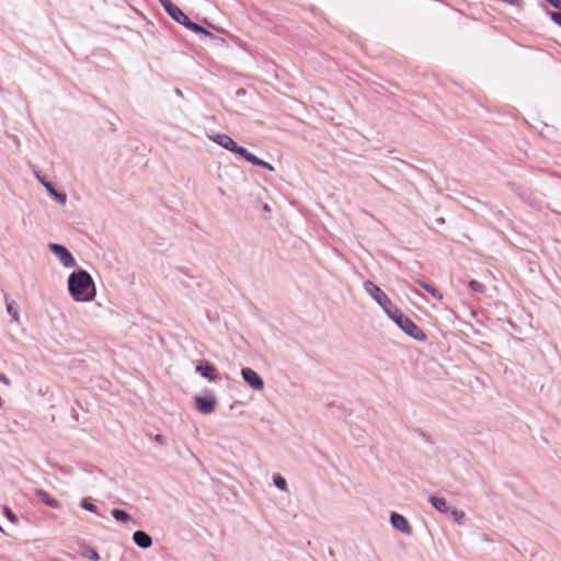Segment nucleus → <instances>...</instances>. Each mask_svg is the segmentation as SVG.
Segmentation results:
<instances>
[{"instance_id": "obj_1", "label": "nucleus", "mask_w": 561, "mask_h": 561, "mask_svg": "<svg viewBox=\"0 0 561 561\" xmlns=\"http://www.w3.org/2000/svg\"><path fill=\"white\" fill-rule=\"evenodd\" d=\"M365 291L381 307L386 314L410 337L419 342L426 341L427 336L409 317L390 300L388 295L371 280L363 284Z\"/></svg>"}, {"instance_id": "obj_2", "label": "nucleus", "mask_w": 561, "mask_h": 561, "mask_svg": "<svg viewBox=\"0 0 561 561\" xmlns=\"http://www.w3.org/2000/svg\"><path fill=\"white\" fill-rule=\"evenodd\" d=\"M68 291L71 298L78 302L94 300L96 288L92 276L85 270H78L68 276Z\"/></svg>"}, {"instance_id": "obj_3", "label": "nucleus", "mask_w": 561, "mask_h": 561, "mask_svg": "<svg viewBox=\"0 0 561 561\" xmlns=\"http://www.w3.org/2000/svg\"><path fill=\"white\" fill-rule=\"evenodd\" d=\"M209 139L219 145L220 147L242 157L244 159L248 153V149L239 146L229 135L227 134H215L209 136Z\"/></svg>"}, {"instance_id": "obj_4", "label": "nucleus", "mask_w": 561, "mask_h": 561, "mask_svg": "<svg viewBox=\"0 0 561 561\" xmlns=\"http://www.w3.org/2000/svg\"><path fill=\"white\" fill-rule=\"evenodd\" d=\"M48 249L59 259L65 267L72 268L77 266L73 255L65 245L59 243H49Z\"/></svg>"}, {"instance_id": "obj_5", "label": "nucleus", "mask_w": 561, "mask_h": 561, "mask_svg": "<svg viewBox=\"0 0 561 561\" xmlns=\"http://www.w3.org/2000/svg\"><path fill=\"white\" fill-rule=\"evenodd\" d=\"M35 175L37 180L41 182V184L45 187L47 193L56 199L59 204L65 205L67 202V194L64 192H59L55 188L54 184L46 179L45 175H43L39 171L35 172Z\"/></svg>"}, {"instance_id": "obj_6", "label": "nucleus", "mask_w": 561, "mask_h": 561, "mask_svg": "<svg viewBox=\"0 0 561 561\" xmlns=\"http://www.w3.org/2000/svg\"><path fill=\"white\" fill-rule=\"evenodd\" d=\"M196 371L208 381H217L219 379L218 369L214 364L206 359H202L195 367Z\"/></svg>"}, {"instance_id": "obj_7", "label": "nucleus", "mask_w": 561, "mask_h": 561, "mask_svg": "<svg viewBox=\"0 0 561 561\" xmlns=\"http://www.w3.org/2000/svg\"><path fill=\"white\" fill-rule=\"evenodd\" d=\"M241 376L243 380L254 390H263L264 380L263 378L252 368L243 367L241 369Z\"/></svg>"}, {"instance_id": "obj_8", "label": "nucleus", "mask_w": 561, "mask_h": 561, "mask_svg": "<svg viewBox=\"0 0 561 561\" xmlns=\"http://www.w3.org/2000/svg\"><path fill=\"white\" fill-rule=\"evenodd\" d=\"M194 401L197 411L203 414L213 413L217 404L214 396H196Z\"/></svg>"}, {"instance_id": "obj_9", "label": "nucleus", "mask_w": 561, "mask_h": 561, "mask_svg": "<svg viewBox=\"0 0 561 561\" xmlns=\"http://www.w3.org/2000/svg\"><path fill=\"white\" fill-rule=\"evenodd\" d=\"M165 12L179 24H181L187 16L176 4L171 0H159Z\"/></svg>"}, {"instance_id": "obj_10", "label": "nucleus", "mask_w": 561, "mask_h": 561, "mask_svg": "<svg viewBox=\"0 0 561 561\" xmlns=\"http://www.w3.org/2000/svg\"><path fill=\"white\" fill-rule=\"evenodd\" d=\"M390 523L393 528L401 531L404 535H411L412 534V527L410 526L409 520L399 513H391L390 515Z\"/></svg>"}, {"instance_id": "obj_11", "label": "nucleus", "mask_w": 561, "mask_h": 561, "mask_svg": "<svg viewBox=\"0 0 561 561\" xmlns=\"http://www.w3.org/2000/svg\"><path fill=\"white\" fill-rule=\"evenodd\" d=\"M133 540L141 549H148L152 546L151 536L144 530H136L133 534Z\"/></svg>"}, {"instance_id": "obj_12", "label": "nucleus", "mask_w": 561, "mask_h": 561, "mask_svg": "<svg viewBox=\"0 0 561 561\" xmlns=\"http://www.w3.org/2000/svg\"><path fill=\"white\" fill-rule=\"evenodd\" d=\"M181 25L185 26L187 30H190L196 34L207 36L210 38H215L213 33L207 31L204 26L191 21L188 16L185 18V20L181 23Z\"/></svg>"}, {"instance_id": "obj_13", "label": "nucleus", "mask_w": 561, "mask_h": 561, "mask_svg": "<svg viewBox=\"0 0 561 561\" xmlns=\"http://www.w3.org/2000/svg\"><path fill=\"white\" fill-rule=\"evenodd\" d=\"M35 496L42 503H44L45 505H47V506H49L51 508H59L60 507V502L58 500H56L55 497L50 496V494L48 492H46L45 490L37 489L35 491Z\"/></svg>"}, {"instance_id": "obj_14", "label": "nucleus", "mask_w": 561, "mask_h": 561, "mask_svg": "<svg viewBox=\"0 0 561 561\" xmlns=\"http://www.w3.org/2000/svg\"><path fill=\"white\" fill-rule=\"evenodd\" d=\"M244 160L250 162V163H252L253 165H257V167L264 168V169H266L268 171H274L275 170L274 167L271 163H268V162L257 158L256 156H254L250 151H248V153L245 154Z\"/></svg>"}, {"instance_id": "obj_15", "label": "nucleus", "mask_w": 561, "mask_h": 561, "mask_svg": "<svg viewBox=\"0 0 561 561\" xmlns=\"http://www.w3.org/2000/svg\"><path fill=\"white\" fill-rule=\"evenodd\" d=\"M4 301H5L7 311L10 314L12 321L19 322L20 313L16 308L15 301L11 300L7 294L4 295Z\"/></svg>"}, {"instance_id": "obj_16", "label": "nucleus", "mask_w": 561, "mask_h": 561, "mask_svg": "<svg viewBox=\"0 0 561 561\" xmlns=\"http://www.w3.org/2000/svg\"><path fill=\"white\" fill-rule=\"evenodd\" d=\"M415 283L425 289L428 294H431L435 299H443V294L434 285L423 282L422 279H415Z\"/></svg>"}, {"instance_id": "obj_17", "label": "nucleus", "mask_w": 561, "mask_h": 561, "mask_svg": "<svg viewBox=\"0 0 561 561\" xmlns=\"http://www.w3.org/2000/svg\"><path fill=\"white\" fill-rule=\"evenodd\" d=\"M111 515L113 516V518L116 522L122 523V524H127L128 522L133 520V517L130 516V514H128L126 511H124L122 508H113L111 511Z\"/></svg>"}, {"instance_id": "obj_18", "label": "nucleus", "mask_w": 561, "mask_h": 561, "mask_svg": "<svg viewBox=\"0 0 561 561\" xmlns=\"http://www.w3.org/2000/svg\"><path fill=\"white\" fill-rule=\"evenodd\" d=\"M430 503L432 504V506L435 510H437L440 513H447L448 512L447 502H446V500L444 497L432 495L430 497Z\"/></svg>"}, {"instance_id": "obj_19", "label": "nucleus", "mask_w": 561, "mask_h": 561, "mask_svg": "<svg viewBox=\"0 0 561 561\" xmlns=\"http://www.w3.org/2000/svg\"><path fill=\"white\" fill-rule=\"evenodd\" d=\"M80 507L92 513H98V506L93 504L89 499H82L80 501Z\"/></svg>"}, {"instance_id": "obj_20", "label": "nucleus", "mask_w": 561, "mask_h": 561, "mask_svg": "<svg viewBox=\"0 0 561 561\" xmlns=\"http://www.w3.org/2000/svg\"><path fill=\"white\" fill-rule=\"evenodd\" d=\"M274 484L277 489L285 491L287 489V482L280 474H275L273 478Z\"/></svg>"}, {"instance_id": "obj_21", "label": "nucleus", "mask_w": 561, "mask_h": 561, "mask_svg": "<svg viewBox=\"0 0 561 561\" xmlns=\"http://www.w3.org/2000/svg\"><path fill=\"white\" fill-rule=\"evenodd\" d=\"M83 556L89 558L92 561H99L100 554L94 548H87L83 552Z\"/></svg>"}, {"instance_id": "obj_22", "label": "nucleus", "mask_w": 561, "mask_h": 561, "mask_svg": "<svg viewBox=\"0 0 561 561\" xmlns=\"http://www.w3.org/2000/svg\"><path fill=\"white\" fill-rule=\"evenodd\" d=\"M451 515L454 516L455 520L459 524H461L466 518L465 512L457 508L451 510Z\"/></svg>"}, {"instance_id": "obj_23", "label": "nucleus", "mask_w": 561, "mask_h": 561, "mask_svg": "<svg viewBox=\"0 0 561 561\" xmlns=\"http://www.w3.org/2000/svg\"><path fill=\"white\" fill-rule=\"evenodd\" d=\"M469 287L476 293H483L484 290V285L476 279L469 282Z\"/></svg>"}, {"instance_id": "obj_24", "label": "nucleus", "mask_w": 561, "mask_h": 561, "mask_svg": "<svg viewBox=\"0 0 561 561\" xmlns=\"http://www.w3.org/2000/svg\"><path fill=\"white\" fill-rule=\"evenodd\" d=\"M3 513L5 515V517L13 524H16L18 523V517L16 515L14 514V512L8 507V506H4L3 508Z\"/></svg>"}, {"instance_id": "obj_25", "label": "nucleus", "mask_w": 561, "mask_h": 561, "mask_svg": "<svg viewBox=\"0 0 561 561\" xmlns=\"http://www.w3.org/2000/svg\"><path fill=\"white\" fill-rule=\"evenodd\" d=\"M548 14L550 16V19L556 23L558 24L559 26H561V11L558 10V11H548Z\"/></svg>"}, {"instance_id": "obj_26", "label": "nucleus", "mask_w": 561, "mask_h": 561, "mask_svg": "<svg viewBox=\"0 0 561 561\" xmlns=\"http://www.w3.org/2000/svg\"><path fill=\"white\" fill-rule=\"evenodd\" d=\"M0 382H2L3 385H5L8 387H10L12 385L11 379L2 373H0Z\"/></svg>"}, {"instance_id": "obj_27", "label": "nucleus", "mask_w": 561, "mask_h": 561, "mask_svg": "<svg viewBox=\"0 0 561 561\" xmlns=\"http://www.w3.org/2000/svg\"><path fill=\"white\" fill-rule=\"evenodd\" d=\"M154 439H156L157 442H159V443H161V444H162V443H163L164 437H163L161 434H157V435H156V437H154Z\"/></svg>"}, {"instance_id": "obj_28", "label": "nucleus", "mask_w": 561, "mask_h": 561, "mask_svg": "<svg viewBox=\"0 0 561 561\" xmlns=\"http://www.w3.org/2000/svg\"><path fill=\"white\" fill-rule=\"evenodd\" d=\"M244 93H245V91H244L243 89H239V90L237 91V94H238V95H242V94H244Z\"/></svg>"}, {"instance_id": "obj_29", "label": "nucleus", "mask_w": 561, "mask_h": 561, "mask_svg": "<svg viewBox=\"0 0 561 561\" xmlns=\"http://www.w3.org/2000/svg\"><path fill=\"white\" fill-rule=\"evenodd\" d=\"M179 271L182 272L183 274L187 275V273H186L184 267H179Z\"/></svg>"}, {"instance_id": "obj_30", "label": "nucleus", "mask_w": 561, "mask_h": 561, "mask_svg": "<svg viewBox=\"0 0 561 561\" xmlns=\"http://www.w3.org/2000/svg\"><path fill=\"white\" fill-rule=\"evenodd\" d=\"M175 93H176V95L182 96V92L179 89H175Z\"/></svg>"}, {"instance_id": "obj_31", "label": "nucleus", "mask_w": 561, "mask_h": 561, "mask_svg": "<svg viewBox=\"0 0 561 561\" xmlns=\"http://www.w3.org/2000/svg\"><path fill=\"white\" fill-rule=\"evenodd\" d=\"M264 210H266V211H268V210H270L268 205H266V204L264 205Z\"/></svg>"}, {"instance_id": "obj_32", "label": "nucleus", "mask_w": 561, "mask_h": 561, "mask_svg": "<svg viewBox=\"0 0 561 561\" xmlns=\"http://www.w3.org/2000/svg\"><path fill=\"white\" fill-rule=\"evenodd\" d=\"M516 192L518 193L519 197L524 198L523 194L518 192V188L516 190Z\"/></svg>"}, {"instance_id": "obj_33", "label": "nucleus", "mask_w": 561, "mask_h": 561, "mask_svg": "<svg viewBox=\"0 0 561 561\" xmlns=\"http://www.w3.org/2000/svg\"><path fill=\"white\" fill-rule=\"evenodd\" d=\"M0 531H1V533H3V529H2V527H1V526H0Z\"/></svg>"}]
</instances>
